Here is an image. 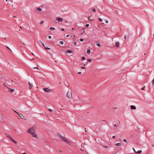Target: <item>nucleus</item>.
<instances>
[{"mask_svg":"<svg viewBox=\"0 0 154 154\" xmlns=\"http://www.w3.org/2000/svg\"><path fill=\"white\" fill-rule=\"evenodd\" d=\"M57 135L59 137L60 139L63 141L66 142L69 145H71V142L67 140L61 134L59 133H57Z\"/></svg>","mask_w":154,"mask_h":154,"instance_id":"nucleus-1","label":"nucleus"},{"mask_svg":"<svg viewBox=\"0 0 154 154\" xmlns=\"http://www.w3.org/2000/svg\"><path fill=\"white\" fill-rule=\"evenodd\" d=\"M35 128L36 127L35 126H33L32 128L27 129V132L29 133H32V132H35Z\"/></svg>","mask_w":154,"mask_h":154,"instance_id":"nucleus-2","label":"nucleus"},{"mask_svg":"<svg viewBox=\"0 0 154 154\" xmlns=\"http://www.w3.org/2000/svg\"><path fill=\"white\" fill-rule=\"evenodd\" d=\"M66 97L69 99H71L72 98V93L71 90H69L66 94Z\"/></svg>","mask_w":154,"mask_h":154,"instance_id":"nucleus-3","label":"nucleus"},{"mask_svg":"<svg viewBox=\"0 0 154 154\" xmlns=\"http://www.w3.org/2000/svg\"><path fill=\"white\" fill-rule=\"evenodd\" d=\"M14 111H15V112H16V113H17V114L20 117L21 119H23L26 120V119L24 118V117L23 114L20 113L19 112H17L14 110Z\"/></svg>","mask_w":154,"mask_h":154,"instance_id":"nucleus-4","label":"nucleus"},{"mask_svg":"<svg viewBox=\"0 0 154 154\" xmlns=\"http://www.w3.org/2000/svg\"><path fill=\"white\" fill-rule=\"evenodd\" d=\"M43 89L45 92H49L51 91V90L49 89L48 88H44Z\"/></svg>","mask_w":154,"mask_h":154,"instance_id":"nucleus-5","label":"nucleus"},{"mask_svg":"<svg viewBox=\"0 0 154 154\" xmlns=\"http://www.w3.org/2000/svg\"><path fill=\"white\" fill-rule=\"evenodd\" d=\"M9 138L15 144H17V142L13 139L11 136Z\"/></svg>","mask_w":154,"mask_h":154,"instance_id":"nucleus-6","label":"nucleus"},{"mask_svg":"<svg viewBox=\"0 0 154 154\" xmlns=\"http://www.w3.org/2000/svg\"><path fill=\"white\" fill-rule=\"evenodd\" d=\"M56 20L58 22H62L63 21V19L60 17H57L56 18Z\"/></svg>","mask_w":154,"mask_h":154,"instance_id":"nucleus-7","label":"nucleus"},{"mask_svg":"<svg viewBox=\"0 0 154 154\" xmlns=\"http://www.w3.org/2000/svg\"><path fill=\"white\" fill-rule=\"evenodd\" d=\"M8 88V91L10 92H11V93H12L13 92H14V89H11L10 88H9L8 87H6Z\"/></svg>","mask_w":154,"mask_h":154,"instance_id":"nucleus-8","label":"nucleus"},{"mask_svg":"<svg viewBox=\"0 0 154 154\" xmlns=\"http://www.w3.org/2000/svg\"><path fill=\"white\" fill-rule=\"evenodd\" d=\"M30 134H32V136L33 137H34L36 138H37V136L35 134V133H34V132H32V133H30Z\"/></svg>","mask_w":154,"mask_h":154,"instance_id":"nucleus-9","label":"nucleus"},{"mask_svg":"<svg viewBox=\"0 0 154 154\" xmlns=\"http://www.w3.org/2000/svg\"><path fill=\"white\" fill-rule=\"evenodd\" d=\"M40 42H41V43L42 44V45H43V46H44V47L45 48V49L46 50H50L51 49L50 48H48L47 47H45V45H44V44H43L41 41H40Z\"/></svg>","mask_w":154,"mask_h":154,"instance_id":"nucleus-10","label":"nucleus"},{"mask_svg":"<svg viewBox=\"0 0 154 154\" xmlns=\"http://www.w3.org/2000/svg\"><path fill=\"white\" fill-rule=\"evenodd\" d=\"M130 107L131 109H136V107L134 105H131L130 106Z\"/></svg>","mask_w":154,"mask_h":154,"instance_id":"nucleus-11","label":"nucleus"},{"mask_svg":"<svg viewBox=\"0 0 154 154\" xmlns=\"http://www.w3.org/2000/svg\"><path fill=\"white\" fill-rule=\"evenodd\" d=\"M66 54L71 53H72V51L70 50H68L66 51Z\"/></svg>","mask_w":154,"mask_h":154,"instance_id":"nucleus-12","label":"nucleus"},{"mask_svg":"<svg viewBox=\"0 0 154 154\" xmlns=\"http://www.w3.org/2000/svg\"><path fill=\"white\" fill-rule=\"evenodd\" d=\"M115 44H116V47L117 48H118L119 47V42H116Z\"/></svg>","mask_w":154,"mask_h":154,"instance_id":"nucleus-13","label":"nucleus"},{"mask_svg":"<svg viewBox=\"0 0 154 154\" xmlns=\"http://www.w3.org/2000/svg\"><path fill=\"white\" fill-rule=\"evenodd\" d=\"M5 135L7 137L9 138L11 137L10 135L7 133H5Z\"/></svg>","mask_w":154,"mask_h":154,"instance_id":"nucleus-14","label":"nucleus"},{"mask_svg":"<svg viewBox=\"0 0 154 154\" xmlns=\"http://www.w3.org/2000/svg\"><path fill=\"white\" fill-rule=\"evenodd\" d=\"M28 84L29 85V89H31L32 87V84H31L29 82Z\"/></svg>","mask_w":154,"mask_h":154,"instance_id":"nucleus-15","label":"nucleus"},{"mask_svg":"<svg viewBox=\"0 0 154 154\" xmlns=\"http://www.w3.org/2000/svg\"><path fill=\"white\" fill-rule=\"evenodd\" d=\"M115 145L116 146H120L121 145V144L119 143H118L116 144H115Z\"/></svg>","mask_w":154,"mask_h":154,"instance_id":"nucleus-16","label":"nucleus"},{"mask_svg":"<svg viewBox=\"0 0 154 154\" xmlns=\"http://www.w3.org/2000/svg\"><path fill=\"white\" fill-rule=\"evenodd\" d=\"M141 152H142V151L140 150H139L138 151H137L136 152V153H137L139 154L141 153Z\"/></svg>","mask_w":154,"mask_h":154,"instance_id":"nucleus-17","label":"nucleus"},{"mask_svg":"<svg viewBox=\"0 0 154 154\" xmlns=\"http://www.w3.org/2000/svg\"><path fill=\"white\" fill-rule=\"evenodd\" d=\"M37 11H39V12H40V11H42V9L41 8H37V9H36Z\"/></svg>","mask_w":154,"mask_h":154,"instance_id":"nucleus-18","label":"nucleus"},{"mask_svg":"<svg viewBox=\"0 0 154 154\" xmlns=\"http://www.w3.org/2000/svg\"><path fill=\"white\" fill-rule=\"evenodd\" d=\"M96 43H97L96 45L97 46H98L99 47H100V43H99L98 42H96Z\"/></svg>","mask_w":154,"mask_h":154,"instance_id":"nucleus-19","label":"nucleus"},{"mask_svg":"<svg viewBox=\"0 0 154 154\" xmlns=\"http://www.w3.org/2000/svg\"><path fill=\"white\" fill-rule=\"evenodd\" d=\"M87 53L88 54H89L90 53V49H88L87 50Z\"/></svg>","mask_w":154,"mask_h":154,"instance_id":"nucleus-20","label":"nucleus"},{"mask_svg":"<svg viewBox=\"0 0 154 154\" xmlns=\"http://www.w3.org/2000/svg\"><path fill=\"white\" fill-rule=\"evenodd\" d=\"M50 30H52V29L54 30L55 29V28L54 27H50Z\"/></svg>","mask_w":154,"mask_h":154,"instance_id":"nucleus-21","label":"nucleus"},{"mask_svg":"<svg viewBox=\"0 0 154 154\" xmlns=\"http://www.w3.org/2000/svg\"><path fill=\"white\" fill-rule=\"evenodd\" d=\"M60 44H62V45H63V41H60Z\"/></svg>","mask_w":154,"mask_h":154,"instance_id":"nucleus-22","label":"nucleus"},{"mask_svg":"<svg viewBox=\"0 0 154 154\" xmlns=\"http://www.w3.org/2000/svg\"><path fill=\"white\" fill-rule=\"evenodd\" d=\"M85 59V57H82V60H84Z\"/></svg>","mask_w":154,"mask_h":154,"instance_id":"nucleus-23","label":"nucleus"},{"mask_svg":"<svg viewBox=\"0 0 154 154\" xmlns=\"http://www.w3.org/2000/svg\"><path fill=\"white\" fill-rule=\"evenodd\" d=\"M98 19H99V20L101 22L103 21V20L100 18H99Z\"/></svg>","mask_w":154,"mask_h":154,"instance_id":"nucleus-24","label":"nucleus"},{"mask_svg":"<svg viewBox=\"0 0 154 154\" xmlns=\"http://www.w3.org/2000/svg\"><path fill=\"white\" fill-rule=\"evenodd\" d=\"M123 141L124 142H125V143H126V142H127V140H126V139H123Z\"/></svg>","mask_w":154,"mask_h":154,"instance_id":"nucleus-25","label":"nucleus"},{"mask_svg":"<svg viewBox=\"0 0 154 154\" xmlns=\"http://www.w3.org/2000/svg\"><path fill=\"white\" fill-rule=\"evenodd\" d=\"M103 146L106 148H107L108 147L107 146Z\"/></svg>","mask_w":154,"mask_h":154,"instance_id":"nucleus-26","label":"nucleus"},{"mask_svg":"<svg viewBox=\"0 0 154 154\" xmlns=\"http://www.w3.org/2000/svg\"><path fill=\"white\" fill-rule=\"evenodd\" d=\"M85 29H86V28L85 27V28H84L82 29L83 30L84 33L85 32Z\"/></svg>","mask_w":154,"mask_h":154,"instance_id":"nucleus-27","label":"nucleus"},{"mask_svg":"<svg viewBox=\"0 0 154 154\" xmlns=\"http://www.w3.org/2000/svg\"><path fill=\"white\" fill-rule=\"evenodd\" d=\"M80 40L81 42H82L84 41V39L83 38H81L80 39Z\"/></svg>","mask_w":154,"mask_h":154,"instance_id":"nucleus-28","label":"nucleus"},{"mask_svg":"<svg viewBox=\"0 0 154 154\" xmlns=\"http://www.w3.org/2000/svg\"><path fill=\"white\" fill-rule=\"evenodd\" d=\"M33 68L35 69H37L38 70H39V69L38 67H33Z\"/></svg>","mask_w":154,"mask_h":154,"instance_id":"nucleus-29","label":"nucleus"},{"mask_svg":"<svg viewBox=\"0 0 154 154\" xmlns=\"http://www.w3.org/2000/svg\"><path fill=\"white\" fill-rule=\"evenodd\" d=\"M81 68L83 69H85V67L84 66H82L81 67Z\"/></svg>","mask_w":154,"mask_h":154,"instance_id":"nucleus-30","label":"nucleus"},{"mask_svg":"<svg viewBox=\"0 0 154 154\" xmlns=\"http://www.w3.org/2000/svg\"><path fill=\"white\" fill-rule=\"evenodd\" d=\"M92 11L94 12H95L96 10L95 8H94L92 9Z\"/></svg>","mask_w":154,"mask_h":154,"instance_id":"nucleus-31","label":"nucleus"},{"mask_svg":"<svg viewBox=\"0 0 154 154\" xmlns=\"http://www.w3.org/2000/svg\"><path fill=\"white\" fill-rule=\"evenodd\" d=\"M89 24H86V26L87 27H88L89 26Z\"/></svg>","mask_w":154,"mask_h":154,"instance_id":"nucleus-32","label":"nucleus"},{"mask_svg":"<svg viewBox=\"0 0 154 154\" xmlns=\"http://www.w3.org/2000/svg\"><path fill=\"white\" fill-rule=\"evenodd\" d=\"M6 48H7L8 49H9V50L11 51V52H12V51H11V49H10V48L8 47H7V46H6Z\"/></svg>","mask_w":154,"mask_h":154,"instance_id":"nucleus-33","label":"nucleus"},{"mask_svg":"<svg viewBox=\"0 0 154 154\" xmlns=\"http://www.w3.org/2000/svg\"><path fill=\"white\" fill-rule=\"evenodd\" d=\"M145 87V86H144V87H143V88H141V90H144Z\"/></svg>","mask_w":154,"mask_h":154,"instance_id":"nucleus-34","label":"nucleus"},{"mask_svg":"<svg viewBox=\"0 0 154 154\" xmlns=\"http://www.w3.org/2000/svg\"><path fill=\"white\" fill-rule=\"evenodd\" d=\"M90 16L89 17H88V20L89 21H91L92 20H91V19H90L89 17H90Z\"/></svg>","mask_w":154,"mask_h":154,"instance_id":"nucleus-35","label":"nucleus"},{"mask_svg":"<svg viewBox=\"0 0 154 154\" xmlns=\"http://www.w3.org/2000/svg\"><path fill=\"white\" fill-rule=\"evenodd\" d=\"M91 59H88L87 61L88 62H91Z\"/></svg>","mask_w":154,"mask_h":154,"instance_id":"nucleus-36","label":"nucleus"},{"mask_svg":"<svg viewBox=\"0 0 154 154\" xmlns=\"http://www.w3.org/2000/svg\"><path fill=\"white\" fill-rule=\"evenodd\" d=\"M48 110H49L51 112H52V111H53V110H52V109H48Z\"/></svg>","mask_w":154,"mask_h":154,"instance_id":"nucleus-37","label":"nucleus"},{"mask_svg":"<svg viewBox=\"0 0 154 154\" xmlns=\"http://www.w3.org/2000/svg\"><path fill=\"white\" fill-rule=\"evenodd\" d=\"M44 23V22L43 21H41L40 23V24H42Z\"/></svg>","mask_w":154,"mask_h":154,"instance_id":"nucleus-38","label":"nucleus"},{"mask_svg":"<svg viewBox=\"0 0 154 154\" xmlns=\"http://www.w3.org/2000/svg\"><path fill=\"white\" fill-rule=\"evenodd\" d=\"M132 149H133V150H134V152H135V153H136V151H135V149H134V148H132Z\"/></svg>","mask_w":154,"mask_h":154,"instance_id":"nucleus-39","label":"nucleus"},{"mask_svg":"<svg viewBox=\"0 0 154 154\" xmlns=\"http://www.w3.org/2000/svg\"><path fill=\"white\" fill-rule=\"evenodd\" d=\"M48 38H49V39H51V36H48Z\"/></svg>","mask_w":154,"mask_h":154,"instance_id":"nucleus-40","label":"nucleus"},{"mask_svg":"<svg viewBox=\"0 0 154 154\" xmlns=\"http://www.w3.org/2000/svg\"><path fill=\"white\" fill-rule=\"evenodd\" d=\"M113 126H114V127H117V125H116V124H114V125Z\"/></svg>","mask_w":154,"mask_h":154,"instance_id":"nucleus-41","label":"nucleus"},{"mask_svg":"<svg viewBox=\"0 0 154 154\" xmlns=\"http://www.w3.org/2000/svg\"><path fill=\"white\" fill-rule=\"evenodd\" d=\"M61 30L62 31H64V29L63 28H62Z\"/></svg>","mask_w":154,"mask_h":154,"instance_id":"nucleus-42","label":"nucleus"},{"mask_svg":"<svg viewBox=\"0 0 154 154\" xmlns=\"http://www.w3.org/2000/svg\"><path fill=\"white\" fill-rule=\"evenodd\" d=\"M76 43H77V42H74V45H76Z\"/></svg>","mask_w":154,"mask_h":154,"instance_id":"nucleus-43","label":"nucleus"},{"mask_svg":"<svg viewBox=\"0 0 154 154\" xmlns=\"http://www.w3.org/2000/svg\"><path fill=\"white\" fill-rule=\"evenodd\" d=\"M9 0L10 1V2H13V0Z\"/></svg>","mask_w":154,"mask_h":154,"instance_id":"nucleus-44","label":"nucleus"},{"mask_svg":"<svg viewBox=\"0 0 154 154\" xmlns=\"http://www.w3.org/2000/svg\"><path fill=\"white\" fill-rule=\"evenodd\" d=\"M78 74H81V72H78Z\"/></svg>","mask_w":154,"mask_h":154,"instance_id":"nucleus-45","label":"nucleus"},{"mask_svg":"<svg viewBox=\"0 0 154 154\" xmlns=\"http://www.w3.org/2000/svg\"><path fill=\"white\" fill-rule=\"evenodd\" d=\"M84 143H82V144L81 146H84Z\"/></svg>","mask_w":154,"mask_h":154,"instance_id":"nucleus-46","label":"nucleus"},{"mask_svg":"<svg viewBox=\"0 0 154 154\" xmlns=\"http://www.w3.org/2000/svg\"><path fill=\"white\" fill-rule=\"evenodd\" d=\"M69 36V35H67L66 36V37H68Z\"/></svg>","mask_w":154,"mask_h":154,"instance_id":"nucleus-47","label":"nucleus"},{"mask_svg":"<svg viewBox=\"0 0 154 154\" xmlns=\"http://www.w3.org/2000/svg\"><path fill=\"white\" fill-rule=\"evenodd\" d=\"M58 150L60 152H62V151L58 149Z\"/></svg>","mask_w":154,"mask_h":154,"instance_id":"nucleus-48","label":"nucleus"},{"mask_svg":"<svg viewBox=\"0 0 154 154\" xmlns=\"http://www.w3.org/2000/svg\"><path fill=\"white\" fill-rule=\"evenodd\" d=\"M3 85L4 86L6 87V86H5V84H3Z\"/></svg>","mask_w":154,"mask_h":154,"instance_id":"nucleus-49","label":"nucleus"},{"mask_svg":"<svg viewBox=\"0 0 154 154\" xmlns=\"http://www.w3.org/2000/svg\"><path fill=\"white\" fill-rule=\"evenodd\" d=\"M112 137L113 138H114L115 137V136H112Z\"/></svg>","mask_w":154,"mask_h":154,"instance_id":"nucleus-50","label":"nucleus"},{"mask_svg":"<svg viewBox=\"0 0 154 154\" xmlns=\"http://www.w3.org/2000/svg\"><path fill=\"white\" fill-rule=\"evenodd\" d=\"M126 36L125 35V36H124V38L126 39Z\"/></svg>","mask_w":154,"mask_h":154,"instance_id":"nucleus-51","label":"nucleus"},{"mask_svg":"<svg viewBox=\"0 0 154 154\" xmlns=\"http://www.w3.org/2000/svg\"><path fill=\"white\" fill-rule=\"evenodd\" d=\"M80 150H81L82 151H84V150H83V149H80Z\"/></svg>","mask_w":154,"mask_h":154,"instance_id":"nucleus-52","label":"nucleus"},{"mask_svg":"<svg viewBox=\"0 0 154 154\" xmlns=\"http://www.w3.org/2000/svg\"><path fill=\"white\" fill-rule=\"evenodd\" d=\"M22 154H26V153L24 152L22 153Z\"/></svg>","mask_w":154,"mask_h":154,"instance_id":"nucleus-53","label":"nucleus"},{"mask_svg":"<svg viewBox=\"0 0 154 154\" xmlns=\"http://www.w3.org/2000/svg\"><path fill=\"white\" fill-rule=\"evenodd\" d=\"M13 17L14 18H17V17H16L15 16H14Z\"/></svg>","mask_w":154,"mask_h":154,"instance_id":"nucleus-54","label":"nucleus"},{"mask_svg":"<svg viewBox=\"0 0 154 154\" xmlns=\"http://www.w3.org/2000/svg\"><path fill=\"white\" fill-rule=\"evenodd\" d=\"M106 23H108V21H107V20H106Z\"/></svg>","mask_w":154,"mask_h":154,"instance_id":"nucleus-55","label":"nucleus"},{"mask_svg":"<svg viewBox=\"0 0 154 154\" xmlns=\"http://www.w3.org/2000/svg\"><path fill=\"white\" fill-rule=\"evenodd\" d=\"M32 55H34V54L33 53H32Z\"/></svg>","mask_w":154,"mask_h":154,"instance_id":"nucleus-56","label":"nucleus"},{"mask_svg":"<svg viewBox=\"0 0 154 154\" xmlns=\"http://www.w3.org/2000/svg\"><path fill=\"white\" fill-rule=\"evenodd\" d=\"M152 147H153V146H154V145H152Z\"/></svg>","mask_w":154,"mask_h":154,"instance_id":"nucleus-57","label":"nucleus"},{"mask_svg":"<svg viewBox=\"0 0 154 154\" xmlns=\"http://www.w3.org/2000/svg\"><path fill=\"white\" fill-rule=\"evenodd\" d=\"M146 53H144V55H146Z\"/></svg>","mask_w":154,"mask_h":154,"instance_id":"nucleus-58","label":"nucleus"},{"mask_svg":"<svg viewBox=\"0 0 154 154\" xmlns=\"http://www.w3.org/2000/svg\"><path fill=\"white\" fill-rule=\"evenodd\" d=\"M73 36H74V37H75V35H73Z\"/></svg>","mask_w":154,"mask_h":154,"instance_id":"nucleus-59","label":"nucleus"},{"mask_svg":"<svg viewBox=\"0 0 154 154\" xmlns=\"http://www.w3.org/2000/svg\"><path fill=\"white\" fill-rule=\"evenodd\" d=\"M118 122H119V124H120V122L119 121Z\"/></svg>","mask_w":154,"mask_h":154,"instance_id":"nucleus-60","label":"nucleus"},{"mask_svg":"<svg viewBox=\"0 0 154 154\" xmlns=\"http://www.w3.org/2000/svg\"><path fill=\"white\" fill-rule=\"evenodd\" d=\"M73 29H74V28H72V30H73Z\"/></svg>","mask_w":154,"mask_h":154,"instance_id":"nucleus-61","label":"nucleus"},{"mask_svg":"<svg viewBox=\"0 0 154 154\" xmlns=\"http://www.w3.org/2000/svg\"><path fill=\"white\" fill-rule=\"evenodd\" d=\"M83 34V33H81V35H82Z\"/></svg>","mask_w":154,"mask_h":154,"instance_id":"nucleus-62","label":"nucleus"},{"mask_svg":"<svg viewBox=\"0 0 154 154\" xmlns=\"http://www.w3.org/2000/svg\"><path fill=\"white\" fill-rule=\"evenodd\" d=\"M60 110H62V109L61 108H60Z\"/></svg>","mask_w":154,"mask_h":154,"instance_id":"nucleus-63","label":"nucleus"},{"mask_svg":"<svg viewBox=\"0 0 154 154\" xmlns=\"http://www.w3.org/2000/svg\"><path fill=\"white\" fill-rule=\"evenodd\" d=\"M8 0H6V2H7V1H8Z\"/></svg>","mask_w":154,"mask_h":154,"instance_id":"nucleus-64","label":"nucleus"}]
</instances>
